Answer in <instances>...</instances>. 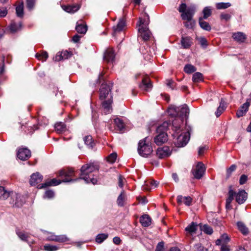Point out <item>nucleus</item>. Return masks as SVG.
<instances>
[{
    "label": "nucleus",
    "mask_w": 251,
    "mask_h": 251,
    "mask_svg": "<svg viewBox=\"0 0 251 251\" xmlns=\"http://www.w3.org/2000/svg\"><path fill=\"white\" fill-rule=\"evenodd\" d=\"M199 42L203 48H205L207 45V41L204 37L200 38Z\"/></svg>",
    "instance_id": "63"
},
{
    "label": "nucleus",
    "mask_w": 251,
    "mask_h": 251,
    "mask_svg": "<svg viewBox=\"0 0 251 251\" xmlns=\"http://www.w3.org/2000/svg\"><path fill=\"white\" fill-rule=\"evenodd\" d=\"M69 240V238L66 235H56L55 242L59 243H63Z\"/></svg>",
    "instance_id": "49"
},
{
    "label": "nucleus",
    "mask_w": 251,
    "mask_h": 251,
    "mask_svg": "<svg viewBox=\"0 0 251 251\" xmlns=\"http://www.w3.org/2000/svg\"><path fill=\"white\" fill-rule=\"evenodd\" d=\"M17 156L22 160H26L31 156V152L27 148H21L18 151Z\"/></svg>",
    "instance_id": "13"
},
{
    "label": "nucleus",
    "mask_w": 251,
    "mask_h": 251,
    "mask_svg": "<svg viewBox=\"0 0 251 251\" xmlns=\"http://www.w3.org/2000/svg\"><path fill=\"white\" fill-rule=\"evenodd\" d=\"M197 224L195 223L192 222L190 225L187 226L185 230L190 233L196 232L197 229Z\"/></svg>",
    "instance_id": "42"
},
{
    "label": "nucleus",
    "mask_w": 251,
    "mask_h": 251,
    "mask_svg": "<svg viewBox=\"0 0 251 251\" xmlns=\"http://www.w3.org/2000/svg\"><path fill=\"white\" fill-rule=\"evenodd\" d=\"M44 233L47 235L46 240L49 241L55 242L56 235L54 233L44 231Z\"/></svg>",
    "instance_id": "46"
},
{
    "label": "nucleus",
    "mask_w": 251,
    "mask_h": 251,
    "mask_svg": "<svg viewBox=\"0 0 251 251\" xmlns=\"http://www.w3.org/2000/svg\"><path fill=\"white\" fill-rule=\"evenodd\" d=\"M104 59L108 62H112L114 60L115 54L112 49H108L105 51Z\"/></svg>",
    "instance_id": "22"
},
{
    "label": "nucleus",
    "mask_w": 251,
    "mask_h": 251,
    "mask_svg": "<svg viewBox=\"0 0 251 251\" xmlns=\"http://www.w3.org/2000/svg\"><path fill=\"white\" fill-rule=\"evenodd\" d=\"M169 126V123L167 122H163L162 125L158 126L156 129V131L158 133L164 132L167 130Z\"/></svg>",
    "instance_id": "43"
},
{
    "label": "nucleus",
    "mask_w": 251,
    "mask_h": 251,
    "mask_svg": "<svg viewBox=\"0 0 251 251\" xmlns=\"http://www.w3.org/2000/svg\"><path fill=\"white\" fill-rule=\"evenodd\" d=\"M141 90L145 91H150L152 88V84L150 79L146 77L142 79V83L139 85Z\"/></svg>",
    "instance_id": "14"
},
{
    "label": "nucleus",
    "mask_w": 251,
    "mask_h": 251,
    "mask_svg": "<svg viewBox=\"0 0 251 251\" xmlns=\"http://www.w3.org/2000/svg\"><path fill=\"white\" fill-rule=\"evenodd\" d=\"M62 7L65 11L72 13L76 12L79 9V6L78 5L63 6Z\"/></svg>",
    "instance_id": "29"
},
{
    "label": "nucleus",
    "mask_w": 251,
    "mask_h": 251,
    "mask_svg": "<svg viewBox=\"0 0 251 251\" xmlns=\"http://www.w3.org/2000/svg\"><path fill=\"white\" fill-rule=\"evenodd\" d=\"M171 153L172 151L168 146L159 148L156 151V155L158 158L161 159L169 156Z\"/></svg>",
    "instance_id": "12"
},
{
    "label": "nucleus",
    "mask_w": 251,
    "mask_h": 251,
    "mask_svg": "<svg viewBox=\"0 0 251 251\" xmlns=\"http://www.w3.org/2000/svg\"><path fill=\"white\" fill-rule=\"evenodd\" d=\"M35 0H26V6L27 8L29 10H32L35 5Z\"/></svg>",
    "instance_id": "57"
},
{
    "label": "nucleus",
    "mask_w": 251,
    "mask_h": 251,
    "mask_svg": "<svg viewBox=\"0 0 251 251\" xmlns=\"http://www.w3.org/2000/svg\"><path fill=\"white\" fill-rule=\"evenodd\" d=\"M11 194V192L7 191L2 186H0V198L6 199L8 198Z\"/></svg>",
    "instance_id": "40"
},
{
    "label": "nucleus",
    "mask_w": 251,
    "mask_h": 251,
    "mask_svg": "<svg viewBox=\"0 0 251 251\" xmlns=\"http://www.w3.org/2000/svg\"><path fill=\"white\" fill-rule=\"evenodd\" d=\"M192 80L194 82H199L202 80V75L199 72L195 73L192 77Z\"/></svg>",
    "instance_id": "50"
},
{
    "label": "nucleus",
    "mask_w": 251,
    "mask_h": 251,
    "mask_svg": "<svg viewBox=\"0 0 251 251\" xmlns=\"http://www.w3.org/2000/svg\"><path fill=\"white\" fill-rule=\"evenodd\" d=\"M178 10L181 13L182 19L187 21L184 23L185 26L187 28H193L195 25V21L193 19V17L196 11V6L192 4L187 8L186 3H182L179 6Z\"/></svg>",
    "instance_id": "1"
},
{
    "label": "nucleus",
    "mask_w": 251,
    "mask_h": 251,
    "mask_svg": "<svg viewBox=\"0 0 251 251\" xmlns=\"http://www.w3.org/2000/svg\"><path fill=\"white\" fill-rule=\"evenodd\" d=\"M127 200L126 195L124 191H122L118 196L117 200V203L119 206H123Z\"/></svg>",
    "instance_id": "25"
},
{
    "label": "nucleus",
    "mask_w": 251,
    "mask_h": 251,
    "mask_svg": "<svg viewBox=\"0 0 251 251\" xmlns=\"http://www.w3.org/2000/svg\"><path fill=\"white\" fill-rule=\"evenodd\" d=\"M236 166L235 164L232 165L229 168L226 170V178L230 177L231 174L235 171Z\"/></svg>",
    "instance_id": "55"
},
{
    "label": "nucleus",
    "mask_w": 251,
    "mask_h": 251,
    "mask_svg": "<svg viewBox=\"0 0 251 251\" xmlns=\"http://www.w3.org/2000/svg\"><path fill=\"white\" fill-rule=\"evenodd\" d=\"M84 142L85 145L89 148H92L95 143L91 136H86L84 138Z\"/></svg>",
    "instance_id": "38"
},
{
    "label": "nucleus",
    "mask_w": 251,
    "mask_h": 251,
    "mask_svg": "<svg viewBox=\"0 0 251 251\" xmlns=\"http://www.w3.org/2000/svg\"><path fill=\"white\" fill-rule=\"evenodd\" d=\"M43 176L38 172L33 173L30 176L29 183L31 185L34 186L41 182L42 180Z\"/></svg>",
    "instance_id": "16"
},
{
    "label": "nucleus",
    "mask_w": 251,
    "mask_h": 251,
    "mask_svg": "<svg viewBox=\"0 0 251 251\" xmlns=\"http://www.w3.org/2000/svg\"><path fill=\"white\" fill-rule=\"evenodd\" d=\"M248 180V176L245 175H242L239 180V183L241 185L245 184Z\"/></svg>",
    "instance_id": "62"
},
{
    "label": "nucleus",
    "mask_w": 251,
    "mask_h": 251,
    "mask_svg": "<svg viewBox=\"0 0 251 251\" xmlns=\"http://www.w3.org/2000/svg\"><path fill=\"white\" fill-rule=\"evenodd\" d=\"M99 166L97 163H90L83 165L80 169V177L77 179H82L87 183L91 182L95 184L97 182V179L93 177L91 174L99 170Z\"/></svg>",
    "instance_id": "2"
},
{
    "label": "nucleus",
    "mask_w": 251,
    "mask_h": 251,
    "mask_svg": "<svg viewBox=\"0 0 251 251\" xmlns=\"http://www.w3.org/2000/svg\"><path fill=\"white\" fill-rule=\"evenodd\" d=\"M21 128L26 134H31L35 130L38 128V126L37 125L33 124L30 122H27L25 125L22 124L21 126Z\"/></svg>",
    "instance_id": "11"
},
{
    "label": "nucleus",
    "mask_w": 251,
    "mask_h": 251,
    "mask_svg": "<svg viewBox=\"0 0 251 251\" xmlns=\"http://www.w3.org/2000/svg\"><path fill=\"white\" fill-rule=\"evenodd\" d=\"M231 6L229 2H219L216 4V8L217 9H224L228 8Z\"/></svg>",
    "instance_id": "51"
},
{
    "label": "nucleus",
    "mask_w": 251,
    "mask_h": 251,
    "mask_svg": "<svg viewBox=\"0 0 251 251\" xmlns=\"http://www.w3.org/2000/svg\"><path fill=\"white\" fill-rule=\"evenodd\" d=\"M177 202L179 205L184 203L186 205L190 206L192 204V199L189 196L183 197L181 195H179L177 197Z\"/></svg>",
    "instance_id": "21"
},
{
    "label": "nucleus",
    "mask_w": 251,
    "mask_h": 251,
    "mask_svg": "<svg viewBox=\"0 0 251 251\" xmlns=\"http://www.w3.org/2000/svg\"><path fill=\"white\" fill-rule=\"evenodd\" d=\"M236 201L239 204L243 203L247 198V193L244 190H240L235 195Z\"/></svg>",
    "instance_id": "17"
},
{
    "label": "nucleus",
    "mask_w": 251,
    "mask_h": 251,
    "mask_svg": "<svg viewBox=\"0 0 251 251\" xmlns=\"http://www.w3.org/2000/svg\"><path fill=\"white\" fill-rule=\"evenodd\" d=\"M74 175V171L71 169H62L60 170L58 172V176L60 177H66L65 178L62 179V182H71L74 181L75 180H73L72 179H68L67 177H71Z\"/></svg>",
    "instance_id": "10"
},
{
    "label": "nucleus",
    "mask_w": 251,
    "mask_h": 251,
    "mask_svg": "<svg viewBox=\"0 0 251 251\" xmlns=\"http://www.w3.org/2000/svg\"><path fill=\"white\" fill-rule=\"evenodd\" d=\"M168 112L173 116L178 117L183 119L184 117H188L189 109L187 106L184 104L181 107L172 106L169 109Z\"/></svg>",
    "instance_id": "4"
},
{
    "label": "nucleus",
    "mask_w": 251,
    "mask_h": 251,
    "mask_svg": "<svg viewBox=\"0 0 251 251\" xmlns=\"http://www.w3.org/2000/svg\"><path fill=\"white\" fill-rule=\"evenodd\" d=\"M75 29L79 33L85 34L87 30V27L86 25H83L81 23L79 24L77 22L75 27Z\"/></svg>",
    "instance_id": "36"
},
{
    "label": "nucleus",
    "mask_w": 251,
    "mask_h": 251,
    "mask_svg": "<svg viewBox=\"0 0 251 251\" xmlns=\"http://www.w3.org/2000/svg\"><path fill=\"white\" fill-rule=\"evenodd\" d=\"M199 25L201 28L206 31H210L211 29L209 24L203 21L202 17H200L199 19Z\"/></svg>",
    "instance_id": "32"
},
{
    "label": "nucleus",
    "mask_w": 251,
    "mask_h": 251,
    "mask_svg": "<svg viewBox=\"0 0 251 251\" xmlns=\"http://www.w3.org/2000/svg\"><path fill=\"white\" fill-rule=\"evenodd\" d=\"M249 106L250 103L249 102H246L244 103L241 107L240 109L237 111L236 113L237 116L239 118L245 115L246 112L248 110Z\"/></svg>",
    "instance_id": "24"
},
{
    "label": "nucleus",
    "mask_w": 251,
    "mask_h": 251,
    "mask_svg": "<svg viewBox=\"0 0 251 251\" xmlns=\"http://www.w3.org/2000/svg\"><path fill=\"white\" fill-rule=\"evenodd\" d=\"M183 123V119L182 118H179L178 117H176V118L172 122V126L173 127V130H174L175 132L177 133H179L180 131V126Z\"/></svg>",
    "instance_id": "18"
},
{
    "label": "nucleus",
    "mask_w": 251,
    "mask_h": 251,
    "mask_svg": "<svg viewBox=\"0 0 251 251\" xmlns=\"http://www.w3.org/2000/svg\"><path fill=\"white\" fill-rule=\"evenodd\" d=\"M147 137L141 140L138 143V152L140 155L147 157L152 152L153 150L149 143L147 142Z\"/></svg>",
    "instance_id": "5"
},
{
    "label": "nucleus",
    "mask_w": 251,
    "mask_h": 251,
    "mask_svg": "<svg viewBox=\"0 0 251 251\" xmlns=\"http://www.w3.org/2000/svg\"><path fill=\"white\" fill-rule=\"evenodd\" d=\"M168 140L167 134L162 132L159 133L154 139V141L157 145H161V144L165 143Z\"/></svg>",
    "instance_id": "15"
},
{
    "label": "nucleus",
    "mask_w": 251,
    "mask_h": 251,
    "mask_svg": "<svg viewBox=\"0 0 251 251\" xmlns=\"http://www.w3.org/2000/svg\"><path fill=\"white\" fill-rule=\"evenodd\" d=\"M195 251H208L207 250L201 246V244H197L194 246Z\"/></svg>",
    "instance_id": "58"
},
{
    "label": "nucleus",
    "mask_w": 251,
    "mask_h": 251,
    "mask_svg": "<svg viewBox=\"0 0 251 251\" xmlns=\"http://www.w3.org/2000/svg\"><path fill=\"white\" fill-rule=\"evenodd\" d=\"M228 197L226 200V202L227 204L229 205L231 204V202L234 199V196L235 195V193L234 192L233 190H229L228 192Z\"/></svg>",
    "instance_id": "53"
},
{
    "label": "nucleus",
    "mask_w": 251,
    "mask_h": 251,
    "mask_svg": "<svg viewBox=\"0 0 251 251\" xmlns=\"http://www.w3.org/2000/svg\"><path fill=\"white\" fill-rule=\"evenodd\" d=\"M10 196L11 197L10 203L13 206L20 207L22 206L25 202L24 197L21 195L13 192H11Z\"/></svg>",
    "instance_id": "8"
},
{
    "label": "nucleus",
    "mask_w": 251,
    "mask_h": 251,
    "mask_svg": "<svg viewBox=\"0 0 251 251\" xmlns=\"http://www.w3.org/2000/svg\"><path fill=\"white\" fill-rule=\"evenodd\" d=\"M59 249L58 246L50 244H46L44 246V249L46 251H56Z\"/></svg>",
    "instance_id": "47"
},
{
    "label": "nucleus",
    "mask_w": 251,
    "mask_h": 251,
    "mask_svg": "<svg viewBox=\"0 0 251 251\" xmlns=\"http://www.w3.org/2000/svg\"><path fill=\"white\" fill-rule=\"evenodd\" d=\"M72 55L71 52L68 51L67 50L62 51L59 52L56 55L54 59L55 61H59L62 60L66 59L70 57Z\"/></svg>",
    "instance_id": "19"
},
{
    "label": "nucleus",
    "mask_w": 251,
    "mask_h": 251,
    "mask_svg": "<svg viewBox=\"0 0 251 251\" xmlns=\"http://www.w3.org/2000/svg\"><path fill=\"white\" fill-rule=\"evenodd\" d=\"M201 230L208 234H211L213 232L212 228L206 225H204L201 227Z\"/></svg>",
    "instance_id": "56"
},
{
    "label": "nucleus",
    "mask_w": 251,
    "mask_h": 251,
    "mask_svg": "<svg viewBox=\"0 0 251 251\" xmlns=\"http://www.w3.org/2000/svg\"><path fill=\"white\" fill-rule=\"evenodd\" d=\"M16 234L21 240L24 241L28 242V238L29 235L24 232L21 231L19 230L16 231Z\"/></svg>",
    "instance_id": "44"
},
{
    "label": "nucleus",
    "mask_w": 251,
    "mask_h": 251,
    "mask_svg": "<svg viewBox=\"0 0 251 251\" xmlns=\"http://www.w3.org/2000/svg\"><path fill=\"white\" fill-rule=\"evenodd\" d=\"M232 37L234 40L241 43L244 42L246 38V35L241 32H237L233 33Z\"/></svg>",
    "instance_id": "26"
},
{
    "label": "nucleus",
    "mask_w": 251,
    "mask_h": 251,
    "mask_svg": "<svg viewBox=\"0 0 251 251\" xmlns=\"http://www.w3.org/2000/svg\"><path fill=\"white\" fill-rule=\"evenodd\" d=\"M175 132L173 136H174V143L177 147L181 148L185 146L188 142L190 139V132L188 130L186 132H183L180 134Z\"/></svg>",
    "instance_id": "6"
},
{
    "label": "nucleus",
    "mask_w": 251,
    "mask_h": 251,
    "mask_svg": "<svg viewBox=\"0 0 251 251\" xmlns=\"http://www.w3.org/2000/svg\"><path fill=\"white\" fill-rule=\"evenodd\" d=\"M205 171V168L204 164L201 162H198L195 168L192 170V173L194 178L196 179H201L204 175Z\"/></svg>",
    "instance_id": "9"
},
{
    "label": "nucleus",
    "mask_w": 251,
    "mask_h": 251,
    "mask_svg": "<svg viewBox=\"0 0 251 251\" xmlns=\"http://www.w3.org/2000/svg\"><path fill=\"white\" fill-rule=\"evenodd\" d=\"M55 130L58 133H61L67 129L66 126L62 122L57 123L54 126Z\"/></svg>",
    "instance_id": "30"
},
{
    "label": "nucleus",
    "mask_w": 251,
    "mask_h": 251,
    "mask_svg": "<svg viewBox=\"0 0 251 251\" xmlns=\"http://www.w3.org/2000/svg\"><path fill=\"white\" fill-rule=\"evenodd\" d=\"M220 239L222 241V244H226L230 240L228 236L226 234H224L222 235L221 236Z\"/></svg>",
    "instance_id": "59"
},
{
    "label": "nucleus",
    "mask_w": 251,
    "mask_h": 251,
    "mask_svg": "<svg viewBox=\"0 0 251 251\" xmlns=\"http://www.w3.org/2000/svg\"><path fill=\"white\" fill-rule=\"evenodd\" d=\"M202 13L203 15V19H206L211 15L212 14V8L210 6L205 7L203 10Z\"/></svg>",
    "instance_id": "41"
},
{
    "label": "nucleus",
    "mask_w": 251,
    "mask_h": 251,
    "mask_svg": "<svg viewBox=\"0 0 251 251\" xmlns=\"http://www.w3.org/2000/svg\"><path fill=\"white\" fill-rule=\"evenodd\" d=\"M16 13L17 17L22 18L24 16V2H20L16 7Z\"/></svg>",
    "instance_id": "31"
},
{
    "label": "nucleus",
    "mask_w": 251,
    "mask_h": 251,
    "mask_svg": "<svg viewBox=\"0 0 251 251\" xmlns=\"http://www.w3.org/2000/svg\"><path fill=\"white\" fill-rule=\"evenodd\" d=\"M54 194L53 191H52L51 190H48V191H46V192L45 193L44 197L48 198V199H51L54 197Z\"/></svg>",
    "instance_id": "60"
},
{
    "label": "nucleus",
    "mask_w": 251,
    "mask_h": 251,
    "mask_svg": "<svg viewBox=\"0 0 251 251\" xmlns=\"http://www.w3.org/2000/svg\"><path fill=\"white\" fill-rule=\"evenodd\" d=\"M35 57L39 60H41L42 61H45L48 58V54L46 51H43L42 53H36L35 55Z\"/></svg>",
    "instance_id": "52"
},
{
    "label": "nucleus",
    "mask_w": 251,
    "mask_h": 251,
    "mask_svg": "<svg viewBox=\"0 0 251 251\" xmlns=\"http://www.w3.org/2000/svg\"><path fill=\"white\" fill-rule=\"evenodd\" d=\"M158 182L155 180H151L147 182V184L143 187L144 190H150L152 188H155L157 187Z\"/></svg>",
    "instance_id": "34"
},
{
    "label": "nucleus",
    "mask_w": 251,
    "mask_h": 251,
    "mask_svg": "<svg viewBox=\"0 0 251 251\" xmlns=\"http://www.w3.org/2000/svg\"><path fill=\"white\" fill-rule=\"evenodd\" d=\"M164 243L163 242H159L156 248L155 251H163Z\"/></svg>",
    "instance_id": "64"
},
{
    "label": "nucleus",
    "mask_w": 251,
    "mask_h": 251,
    "mask_svg": "<svg viewBox=\"0 0 251 251\" xmlns=\"http://www.w3.org/2000/svg\"><path fill=\"white\" fill-rule=\"evenodd\" d=\"M126 26V21L124 19H121L118 24L116 26L113 27V34H116L117 32H121L123 30L124 27Z\"/></svg>",
    "instance_id": "23"
},
{
    "label": "nucleus",
    "mask_w": 251,
    "mask_h": 251,
    "mask_svg": "<svg viewBox=\"0 0 251 251\" xmlns=\"http://www.w3.org/2000/svg\"><path fill=\"white\" fill-rule=\"evenodd\" d=\"M7 14V9L6 7H0V18L4 17Z\"/></svg>",
    "instance_id": "61"
},
{
    "label": "nucleus",
    "mask_w": 251,
    "mask_h": 251,
    "mask_svg": "<svg viewBox=\"0 0 251 251\" xmlns=\"http://www.w3.org/2000/svg\"><path fill=\"white\" fill-rule=\"evenodd\" d=\"M226 106L224 102V101L223 100H221L220 104L219 106L218 107L216 111L215 112V115L217 117H219L221 114L223 113V112L226 109Z\"/></svg>",
    "instance_id": "35"
},
{
    "label": "nucleus",
    "mask_w": 251,
    "mask_h": 251,
    "mask_svg": "<svg viewBox=\"0 0 251 251\" xmlns=\"http://www.w3.org/2000/svg\"><path fill=\"white\" fill-rule=\"evenodd\" d=\"M117 153L116 152H113V153H111L110 154H109L107 157V161L109 163H113L114 162H115V161L117 158Z\"/></svg>",
    "instance_id": "54"
},
{
    "label": "nucleus",
    "mask_w": 251,
    "mask_h": 251,
    "mask_svg": "<svg viewBox=\"0 0 251 251\" xmlns=\"http://www.w3.org/2000/svg\"><path fill=\"white\" fill-rule=\"evenodd\" d=\"M62 181L60 180H57L55 178L52 179L50 181L45 183L44 184H42V186L40 187V188H44L48 186H56L61 183Z\"/></svg>",
    "instance_id": "37"
},
{
    "label": "nucleus",
    "mask_w": 251,
    "mask_h": 251,
    "mask_svg": "<svg viewBox=\"0 0 251 251\" xmlns=\"http://www.w3.org/2000/svg\"><path fill=\"white\" fill-rule=\"evenodd\" d=\"M142 225L145 227L149 226L151 224V219L148 215H144L140 219Z\"/></svg>",
    "instance_id": "27"
},
{
    "label": "nucleus",
    "mask_w": 251,
    "mask_h": 251,
    "mask_svg": "<svg viewBox=\"0 0 251 251\" xmlns=\"http://www.w3.org/2000/svg\"><path fill=\"white\" fill-rule=\"evenodd\" d=\"M237 225L239 230L244 235L248 234L249 233L248 228L246 227L245 224L241 222H238Z\"/></svg>",
    "instance_id": "39"
},
{
    "label": "nucleus",
    "mask_w": 251,
    "mask_h": 251,
    "mask_svg": "<svg viewBox=\"0 0 251 251\" xmlns=\"http://www.w3.org/2000/svg\"><path fill=\"white\" fill-rule=\"evenodd\" d=\"M196 71V68L195 66L191 64H187L184 68V71L187 74H191Z\"/></svg>",
    "instance_id": "45"
},
{
    "label": "nucleus",
    "mask_w": 251,
    "mask_h": 251,
    "mask_svg": "<svg viewBox=\"0 0 251 251\" xmlns=\"http://www.w3.org/2000/svg\"><path fill=\"white\" fill-rule=\"evenodd\" d=\"M193 43L192 39L188 36H184L183 35L181 37V45L183 49H187L190 48Z\"/></svg>",
    "instance_id": "20"
},
{
    "label": "nucleus",
    "mask_w": 251,
    "mask_h": 251,
    "mask_svg": "<svg viewBox=\"0 0 251 251\" xmlns=\"http://www.w3.org/2000/svg\"><path fill=\"white\" fill-rule=\"evenodd\" d=\"M115 125L117 128V130L120 131H123L125 128V124L121 119L117 118L114 119Z\"/></svg>",
    "instance_id": "33"
},
{
    "label": "nucleus",
    "mask_w": 251,
    "mask_h": 251,
    "mask_svg": "<svg viewBox=\"0 0 251 251\" xmlns=\"http://www.w3.org/2000/svg\"><path fill=\"white\" fill-rule=\"evenodd\" d=\"M108 237V234L101 233L98 234L96 238V241L98 243H101Z\"/></svg>",
    "instance_id": "48"
},
{
    "label": "nucleus",
    "mask_w": 251,
    "mask_h": 251,
    "mask_svg": "<svg viewBox=\"0 0 251 251\" xmlns=\"http://www.w3.org/2000/svg\"><path fill=\"white\" fill-rule=\"evenodd\" d=\"M22 27V23H16L15 22H12L10 25L9 26V29L11 32L15 33L17 31L21 29Z\"/></svg>",
    "instance_id": "28"
},
{
    "label": "nucleus",
    "mask_w": 251,
    "mask_h": 251,
    "mask_svg": "<svg viewBox=\"0 0 251 251\" xmlns=\"http://www.w3.org/2000/svg\"><path fill=\"white\" fill-rule=\"evenodd\" d=\"M111 86L107 84H102L100 89V98L101 100H105L102 102V106L105 110L106 113L112 111L111 105L112 103L111 95Z\"/></svg>",
    "instance_id": "3"
},
{
    "label": "nucleus",
    "mask_w": 251,
    "mask_h": 251,
    "mask_svg": "<svg viewBox=\"0 0 251 251\" xmlns=\"http://www.w3.org/2000/svg\"><path fill=\"white\" fill-rule=\"evenodd\" d=\"M143 24L144 23L142 19H140V24L139 25V27L138 28V32L140 34L139 36L142 38V39L144 41H147L150 39L151 33L147 27L144 26Z\"/></svg>",
    "instance_id": "7"
}]
</instances>
